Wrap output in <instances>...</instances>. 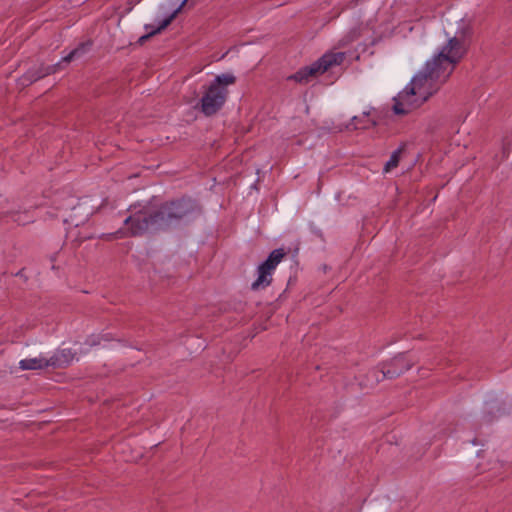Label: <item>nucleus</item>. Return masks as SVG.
Returning <instances> with one entry per match:
<instances>
[{
  "mask_svg": "<svg viewBox=\"0 0 512 512\" xmlns=\"http://www.w3.org/2000/svg\"><path fill=\"white\" fill-rule=\"evenodd\" d=\"M464 54L463 42L457 37L450 38L439 53L427 61L409 85L394 98V113L406 115L427 101L438 89V84L446 82Z\"/></svg>",
  "mask_w": 512,
  "mask_h": 512,
  "instance_id": "f257e3e1",
  "label": "nucleus"
},
{
  "mask_svg": "<svg viewBox=\"0 0 512 512\" xmlns=\"http://www.w3.org/2000/svg\"><path fill=\"white\" fill-rule=\"evenodd\" d=\"M202 212L199 203L188 196L161 203L155 208L136 211L124 220L129 236H140L147 231L166 232L186 224Z\"/></svg>",
  "mask_w": 512,
  "mask_h": 512,
  "instance_id": "f03ea898",
  "label": "nucleus"
},
{
  "mask_svg": "<svg viewBox=\"0 0 512 512\" xmlns=\"http://www.w3.org/2000/svg\"><path fill=\"white\" fill-rule=\"evenodd\" d=\"M236 82L232 73L217 75L200 99L199 109L205 116H213L224 106L228 96V85Z\"/></svg>",
  "mask_w": 512,
  "mask_h": 512,
  "instance_id": "7ed1b4c3",
  "label": "nucleus"
},
{
  "mask_svg": "<svg viewBox=\"0 0 512 512\" xmlns=\"http://www.w3.org/2000/svg\"><path fill=\"white\" fill-rule=\"evenodd\" d=\"M91 47V43H80L75 49H73L68 55L63 57L62 61L54 64V65H38L27 70L20 78L19 85L26 87L34 82L55 73L60 67L62 62L70 63L74 59L80 58L83 56Z\"/></svg>",
  "mask_w": 512,
  "mask_h": 512,
  "instance_id": "20e7f679",
  "label": "nucleus"
},
{
  "mask_svg": "<svg viewBox=\"0 0 512 512\" xmlns=\"http://www.w3.org/2000/svg\"><path fill=\"white\" fill-rule=\"evenodd\" d=\"M414 361L407 358V353H399L392 359L382 362L379 366L370 371V375L380 382L384 379H394L411 369Z\"/></svg>",
  "mask_w": 512,
  "mask_h": 512,
  "instance_id": "39448f33",
  "label": "nucleus"
},
{
  "mask_svg": "<svg viewBox=\"0 0 512 512\" xmlns=\"http://www.w3.org/2000/svg\"><path fill=\"white\" fill-rule=\"evenodd\" d=\"M286 252L283 248L274 249L268 258L258 266L257 279L251 284V289L256 291L269 286L272 282V272L285 257Z\"/></svg>",
  "mask_w": 512,
  "mask_h": 512,
  "instance_id": "423d86ee",
  "label": "nucleus"
},
{
  "mask_svg": "<svg viewBox=\"0 0 512 512\" xmlns=\"http://www.w3.org/2000/svg\"><path fill=\"white\" fill-rule=\"evenodd\" d=\"M345 59V53L343 52H328L322 55L318 60L313 62L309 66H305L310 79L316 77L319 74L325 73L329 68L334 65H341Z\"/></svg>",
  "mask_w": 512,
  "mask_h": 512,
  "instance_id": "0eeeda50",
  "label": "nucleus"
},
{
  "mask_svg": "<svg viewBox=\"0 0 512 512\" xmlns=\"http://www.w3.org/2000/svg\"><path fill=\"white\" fill-rule=\"evenodd\" d=\"M509 411L503 407V402L498 399H492L485 403L483 420L485 423H492L495 419L508 414Z\"/></svg>",
  "mask_w": 512,
  "mask_h": 512,
  "instance_id": "6e6552de",
  "label": "nucleus"
},
{
  "mask_svg": "<svg viewBox=\"0 0 512 512\" xmlns=\"http://www.w3.org/2000/svg\"><path fill=\"white\" fill-rule=\"evenodd\" d=\"M195 5V3L193 1H190V0H183L181 2V4L179 5V7L174 10L168 17H166L165 19H163L158 27L156 29H153L151 30L149 33H147L146 35H143L139 38V42L140 43H143L145 40H147L149 37L157 34V33H160L162 30H164L166 27H168L170 25V23L175 19V17L177 16V14L184 8V7H193Z\"/></svg>",
  "mask_w": 512,
  "mask_h": 512,
  "instance_id": "1a4fd4ad",
  "label": "nucleus"
},
{
  "mask_svg": "<svg viewBox=\"0 0 512 512\" xmlns=\"http://www.w3.org/2000/svg\"><path fill=\"white\" fill-rule=\"evenodd\" d=\"M76 353L70 348H63L57 350L50 358V366L54 368H63L70 365L75 357Z\"/></svg>",
  "mask_w": 512,
  "mask_h": 512,
  "instance_id": "9d476101",
  "label": "nucleus"
},
{
  "mask_svg": "<svg viewBox=\"0 0 512 512\" xmlns=\"http://www.w3.org/2000/svg\"><path fill=\"white\" fill-rule=\"evenodd\" d=\"M369 112H363L362 116H354L351 118L349 124L346 125V129L349 131L357 129H369L376 125V121L369 118Z\"/></svg>",
  "mask_w": 512,
  "mask_h": 512,
  "instance_id": "9b49d317",
  "label": "nucleus"
},
{
  "mask_svg": "<svg viewBox=\"0 0 512 512\" xmlns=\"http://www.w3.org/2000/svg\"><path fill=\"white\" fill-rule=\"evenodd\" d=\"M49 366V358L45 357L27 358L19 362V368L22 370H38Z\"/></svg>",
  "mask_w": 512,
  "mask_h": 512,
  "instance_id": "f8f14e48",
  "label": "nucleus"
},
{
  "mask_svg": "<svg viewBox=\"0 0 512 512\" xmlns=\"http://www.w3.org/2000/svg\"><path fill=\"white\" fill-rule=\"evenodd\" d=\"M3 217H10L15 223L19 225H25L33 222V217L30 215L29 211H9L6 212Z\"/></svg>",
  "mask_w": 512,
  "mask_h": 512,
  "instance_id": "ddd939ff",
  "label": "nucleus"
},
{
  "mask_svg": "<svg viewBox=\"0 0 512 512\" xmlns=\"http://www.w3.org/2000/svg\"><path fill=\"white\" fill-rule=\"evenodd\" d=\"M80 210H85V212L82 214L81 218L78 219V218H76V214H71L70 219L66 220V221L76 227L83 224L88 219V217L91 215V212L88 209H85V207H83V205L80 203L73 206V208H72L73 212H77Z\"/></svg>",
  "mask_w": 512,
  "mask_h": 512,
  "instance_id": "4468645a",
  "label": "nucleus"
},
{
  "mask_svg": "<svg viewBox=\"0 0 512 512\" xmlns=\"http://www.w3.org/2000/svg\"><path fill=\"white\" fill-rule=\"evenodd\" d=\"M287 80H292L300 84H306L311 79L309 78L304 67L300 68L297 72L287 77Z\"/></svg>",
  "mask_w": 512,
  "mask_h": 512,
  "instance_id": "2eb2a0df",
  "label": "nucleus"
},
{
  "mask_svg": "<svg viewBox=\"0 0 512 512\" xmlns=\"http://www.w3.org/2000/svg\"><path fill=\"white\" fill-rule=\"evenodd\" d=\"M400 154H401V149H397L391 154L390 159L386 162V164L384 166L385 172H389L391 169L398 166L399 161H400Z\"/></svg>",
  "mask_w": 512,
  "mask_h": 512,
  "instance_id": "dca6fc26",
  "label": "nucleus"
},
{
  "mask_svg": "<svg viewBox=\"0 0 512 512\" xmlns=\"http://www.w3.org/2000/svg\"><path fill=\"white\" fill-rule=\"evenodd\" d=\"M102 340L109 341L110 339L106 335H104V336H102V335H90L86 339L85 344L90 346V347H93V346L100 345Z\"/></svg>",
  "mask_w": 512,
  "mask_h": 512,
  "instance_id": "f3484780",
  "label": "nucleus"
},
{
  "mask_svg": "<svg viewBox=\"0 0 512 512\" xmlns=\"http://www.w3.org/2000/svg\"><path fill=\"white\" fill-rule=\"evenodd\" d=\"M472 443H473L474 445H476V444H478V440L475 438V439H473Z\"/></svg>",
  "mask_w": 512,
  "mask_h": 512,
  "instance_id": "a211bd4d",
  "label": "nucleus"
}]
</instances>
